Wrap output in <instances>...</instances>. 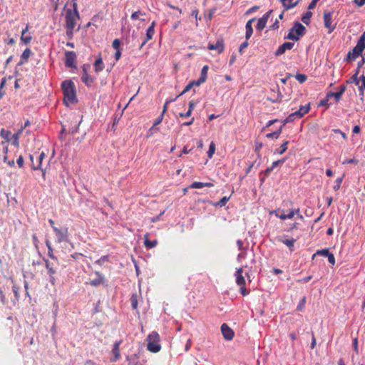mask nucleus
Masks as SVG:
<instances>
[{
    "mask_svg": "<svg viewBox=\"0 0 365 365\" xmlns=\"http://www.w3.org/2000/svg\"><path fill=\"white\" fill-rule=\"evenodd\" d=\"M197 81H190L186 86L185 88H184V90L181 92V93L180 95H178L177 96L179 97L183 94H185V93H187V91H189L194 86H199L200 84V83H197Z\"/></svg>",
    "mask_w": 365,
    "mask_h": 365,
    "instance_id": "29",
    "label": "nucleus"
},
{
    "mask_svg": "<svg viewBox=\"0 0 365 365\" xmlns=\"http://www.w3.org/2000/svg\"><path fill=\"white\" fill-rule=\"evenodd\" d=\"M255 21V19L252 18V19H250L247 22L246 25H245V29H246L245 38H246V40H248L252 36V35L253 29H252V24Z\"/></svg>",
    "mask_w": 365,
    "mask_h": 365,
    "instance_id": "22",
    "label": "nucleus"
},
{
    "mask_svg": "<svg viewBox=\"0 0 365 365\" xmlns=\"http://www.w3.org/2000/svg\"><path fill=\"white\" fill-rule=\"evenodd\" d=\"M103 283V279H93V280H91L89 284L93 286V287H97L98 285H100L101 284Z\"/></svg>",
    "mask_w": 365,
    "mask_h": 365,
    "instance_id": "49",
    "label": "nucleus"
},
{
    "mask_svg": "<svg viewBox=\"0 0 365 365\" xmlns=\"http://www.w3.org/2000/svg\"><path fill=\"white\" fill-rule=\"evenodd\" d=\"M53 232H55V235L59 243L68 241V229L67 227H64L62 229L53 227Z\"/></svg>",
    "mask_w": 365,
    "mask_h": 365,
    "instance_id": "9",
    "label": "nucleus"
},
{
    "mask_svg": "<svg viewBox=\"0 0 365 365\" xmlns=\"http://www.w3.org/2000/svg\"><path fill=\"white\" fill-rule=\"evenodd\" d=\"M295 78L300 83H303L304 82L306 81V80L307 79V76L305 75V74H302V73H297L296 76H295Z\"/></svg>",
    "mask_w": 365,
    "mask_h": 365,
    "instance_id": "40",
    "label": "nucleus"
},
{
    "mask_svg": "<svg viewBox=\"0 0 365 365\" xmlns=\"http://www.w3.org/2000/svg\"><path fill=\"white\" fill-rule=\"evenodd\" d=\"M208 70H209V66L207 65H205L202 67V68L201 70L200 76L198 78V80L197 81V83H200L201 85L202 83H203L206 81Z\"/></svg>",
    "mask_w": 365,
    "mask_h": 365,
    "instance_id": "20",
    "label": "nucleus"
},
{
    "mask_svg": "<svg viewBox=\"0 0 365 365\" xmlns=\"http://www.w3.org/2000/svg\"><path fill=\"white\" fill-rule=\"evenodd\" d=\"M215 143L213 142H212L210 144L209 150L207 151L208 158H211L212 157L213 154L215 153Z\"/></svg>",
    "mask_w": 365,
    "mask_h": 365,
    "instance_id": "39",
    "label": "nucleus"
},
{
    "mask_svg": "<svg viewBox=\"0 0 365 365\" xmlns=\"http://www.w3.org/2000/svg\"><path fill=\"white\" fill-rule=\"evenodd\" d=\"M61 88L64 96L63 101L66 106L77 103L76 86L71 80L63 81Z\"/></svg>",
    "mask_w": 365,
    "mask_h": 365,
    "instance_id": "1",
    "label": "nucleus"
},
{
    "mask_svg": "<svg viewBox=\"0 0 365 365\" xmlns=\"http://www.w3.org/2000/svg\"><path fill=\"white\" fill-rule=\"evenodd\" d=\"M323 19L325 28L328 29V33L331 34L335 29V25L332 24V13L325 11Z\"/></svg>",
    "mask_w": 365,
    "mask_h": 365,
    "instance_id": "10",
    "label": "nucleus"
},
{
    "mask_svg": "<svg viewBox=\"0 0 365 365\" xmlns=\"http://www.w3.org/2000/svg\"><path fill=\"white\" fill-rule=\"evenodd\" d=\"M330 254V252L329 250V249H323V250H318L316 254H314L313 255V257L316 255H321V256H324V257H328V255Z\"/></svg>",
    "mask_w": 365,
    "mask_h": 365,
    "instance_id": "41",
    "label": "nucleus"
},
{
    "mask_svg": "<svg viewBox=\"0 0 365 365\" xmlns=\"http://www.w3.org/2000/svg\"><path fill=\"white\" fill-rule=\"evenodd\" d=\"M352 81L356 83V85L359 86L360 83V78H358L357 73H354L351 77Z\"/></svg>",
    "mask_w": 365,
    "mask_h": 365,
    "instance_id": "61",
    "label": "nucleus"
},
{
    "mask_svg": "<svg viewBox=\"0 0 365 365\" xmlns=\"http://www.w3.org/2000/svg\"><path fill=\"white\" fill-rule=\"evenodd\" d=\"M360 82L361 85H359V91L361 96H364V93L365 91V76L362 75L360 76Z\"/></svg>",
    "mask_w": 365,
    "mask_h": 365,
    "instance_id": "33",
    "label": "nucleus"
},
{
    "mask_svg": "<svg viewBox=\"0 0 365 365\" xmlns=\"http://www.w3.org/2000/svg\"><path fill=\"white\" fill-rule=\"evenodd\" d=\"M221 331L223 335V337L226 340H231L233 339L234 331L227 324L224 323L222 324Z\"/></svg>",
    "mask_w": 365,
    "mask_h": 365,
    "instance_id": "16",
    "label": "nucleus"
},
{
    "mask_svg": "<svg viewBox=\"0 0 365 365\" xmlns=\"http://www.w3.org/2000/svg\"><path fill=\"white\" fill-rule=\"evenodd\" d=\"M365 48V31L361 34L357 41L356 45L353 49L348 52L344 61L346 62L354 61L358 57L361 56L363 51Z\"/></svg>",
    "mask_w": 365,
    "mask_h": 365,
    "instance_id": "2",
    "label": "nucleus"
},
{
    "mask_svg": "<svg viewBox=\"0 0 365 365\" xmlns=\"http://www.w3.org/2000/svg\"><path fill=\"white\" fill-rule=\"evenodd\" d=\"M243 267H240L237 269L235 273V277L236 278V284L240 287V292L242 296H247L249 294L250 291L246 289L245 284V279L243 274Z\"/></svg>",
    "mask_w": 365,
    "mask_h": 365,
    "instance_id": "6",
    "label": "nucleus"
},
{
    "mask_svg": "<svg viewBox=\"0 0 365 365\" xmlns=\"http://www.w3.org/2000/svg\"><path fill=\"white\" fill-rule=\"evenodd\" d=\"M353 347H354V350L355 353L356 354H358L359 349H358V339L357 338H354L353 339Z\"/></svg>",
    "mask_w": 365,
    "mask_h": 365,
    "instance_id": "56",
    "label": "nucleus"
},
{
    "mask_svg": "<svg viewBox=\"0 0 365 365\" xmlns=\"http://www.w3.org/2000/svg\"><path fill=\"white\" fill-rule=\"evenodd\" d=\"M305 31V26L297 21L294 24L293 27L289 29L287 36L284 38L297 41L304 35Z\"/></svg>",
    "mask_w": 365,
    "mask_h": 365,
    "instance_id": "4",
    "label": "nucleus"
},
{
    "mask_svg": "<svg viewBox=\"0 0 365 365\" xmlns=\"http://www.w3.org/2000/svg\"><path fill=\"white\" fill-rule=\"evenodd\" d=\"M177 97L175 98H170V99H168L165 101L164 106H163V111L161 113H163V115H165V113L167 112L168 110V105L173 102V101H175L176 100Z\"/></svg>",
    "mask_w": 365,
    "mask_h": 365,
    "instance_id": "43",
    "label": "nucleus"
},
{
    "mask_svg": "<svg viewBox=\"0 0 365 365\" xmlns=\"http://www.w3.org/2000/svg\"><path fill=\"white\" fill-rule=\"evenodd\" d=\"M29 31V25L27 24L26 28L22 31L21 36V41L26 45L29 44L31 41L32 37L31 35H26Z\"/></svg>",
    "mask_w": 365,
    "mask_h": 365,
    "instance_id": "21",
    "label": "nucleus"
},
{
    "mask_svg": "<svg viewBox=\"0 0 365 365\" xmlns=\"http://www.w3.org/2000/svg\"><path fill=\"white\" fill-rule=\"evenodd\" d=\"M155 22L153 21L150 24V26L146 30V38L142 42V43L140 46V49H142L143 47L145 46V44L153 38V36L155 34Z\"/></svg>",
    "mask_w": 365,
    "mask_h": 365,
    "instance_id": "15",
    "label": "nucleus"
},
{
    "mask_svg": "<svg viewBox=\"0 0 365 365\" xmlns=\"http://www.w3.org/2000/svg\"><path fill=\"white\" fill-rule=\"evenodd\" d=\"M207 48L210 51L217 50L218 53H222L225 50V42L222 38H219L215 43H209Z\"/></svg>",
    "mask_w": 365,
    "mask_h": 365,
    "instance_id": "11",
    "label": "nucleus"
},
{
    "mask_svg": "<svg viewBox=\"0 0 365 365\" xmlns=\"http://www.w3.org/2000/svg\"><path fill=\"white\" fill-rule=\"evenodd\" d=\"M122 341L119 340L114 343L111 353L113 354V356L110 359V361L111 362H115L118 361L120 358V345L121 344Z\"/></svg>",
    "mask_w": 365,
    "mask_h": 365,
    "instance_id": "13",
    "label": "nucleus"
},
{
    "mask_svg": "<svg viewBox=\"0 0 365 365\" xmlns=\"http://www.w3.org/2000/svg\"><path fill=\"white\" fill-rule=\"evenodd\" d=\"M316 344H317V341H316V339H315V336H314V332L312 331V343H311V349H314L316 346Z\"/></svg>",
    "mask_w": 365,
    "mask_h": 365,
    "instance_id": "60",
    "label": "nucleus"
},
{
    "mask_svg": "<svg viewBox=\"0 0 365 365\" xmlns=\"http://www.w3.org/2000/svg\"><path fill=\"white\" fill-rule=\"evenodd\" d=\"M79 18L78 12H71V9H68L66 13V29H74L76 26V21Z\"/></svg>",
    "mask_w": 365,
    "mask_h": 365,
    "instance_id": "8",
    "label": "nucleus"
},
{
    "mask_svg": "<svg viewBox=\"0 0 365 365\" xmlns=\"http://www.w3.org/2000/svg\"><path fill=\"white\" fill-rule=\"evenodd\" d=\"M275 216L281 219L282 220H287V214L284 213L283 210L281 212L280 210L274 211Z\"/></svg>",
    "mask_w": 365,
    "mask_h": 365,
    "instance_id": "38",
    "label": "nucleus"
},
{
    "mask_svg": "<svg viewBox=\"0 0 365 365\" xmlns=\"http://www.w3.org/2000/svg\"><path fill=\"white\" fill-rule=\"evenodd\" d=\"M45 153L41 152V153H35L34 154H31L29 155V159L31 160V168L33 170H41L43 172V177H45V172L42 168V162L45 158Z\"/></svg>",
    "mask_w": 365,
    "mask_h": 365,
    "instance_id": "5",
    "label": "nucleus"
},
{
    "mask_svg": "<svg viewBox=\"0 0 365 365\" xmlns=\"http://www.w3.org/2000/svg\"><path fill=\"white\" fill-rule=\"evenodd\" d=\"M112 46L115 50L120 49V40L118 38L114 39L113 41V43H112Z\"/></svg>",
    "mask_w": 365,
    "mask_h": 365,
    "instance_id": "48",
    "label": "nucleus"
},
{
    "mask_svg": "<svg viewBox=\"0 0 365 365\" xmlns=\"http://www.w3.org/2000/svg\"><path fill=\"white\" fill-rule=\"evenodd\" d=\"M330 97H328V94L327 95V97L322 100L320 101L319 102V106H328V102H329V98Z\"/></svg>",
    "mask_w": 365,
    "mask_h": 365,
    "instance_id": "58",
    "label": "nucleus"
},
{
    "mask_svg": "<svg viewBox=\"0 0 365 365\" xmlns=\"http://www.w3.org/2000/svg\"><path fill=\"white\" fill-rule=\"evenodd\" d=\"M272 12V10H269L267 12H266L262 17L259 18L257 21L256 29L258 31H262L264 29L266 26V24L267 23V21Z\"/></svg>",
    "mask_w": 365,
    "mask_h": 365,
    "instance_id": "14",
    "label": "nucleus"
},
{
    "mask_svg": "<svg viewBox=\"0 0 365 365\" xmlns=\"http://www.w3.org/2000/svg\"><path fill=\"white\" fill-rule=\"evenodd\" d=\"M280 1L284 7V10L287 11L295 7L299 4L300 0H297L294 3L292 2V0H280Z\"/></svg>",
    "mask_w": 365,
    "mask_h": 365,
    "instance_id": "24",
    "label": "nucleus"
},
{
    "mask_svg": "<svg viewBox=\"0 0 365 365\" xmlns=\"http://www.w3.org/2000/svg\"><path fill=\"white\" fill-rule=\"evenodd\" d=\"M343 181V177L341 178H338L336 181H335V185H334L333 187V189L335 190V191H337L338 190L340 189V187H341V184Z\"/></svg>",
    "mask_w": 365,
    "mask_h": 365,
    "instance_id": "44",
    "label": "nucleus"
},
{
    "mask_svg": "<svg viewBox=\"0 0 365 365\" xmlns=\"http://www.w3.org/2000/svg\"><path fill=\"white\" fill-rule=\"evenodd\" d=\"M305 302H306V298L303 297L297 306V309L299 311H302L303 309Z\"/></svg>",
    "mask_w": 365,
    "mask_h": 365,
    "instance_id": "53",
    "label": "nucleus"
},
{
    "mask_svg": "<svg viewBox=\"0 0 365 365\" xmlns=\"http://www.w3.org/2000/svg\"><path fill=\"white\" fill-rule=\"evenodd\" d=\"M230 200V197H222L217 203H216V205L217 206H220V207H223L226 205V203L228 202V200Z\"/></svg>",
    "mask_w": 365,
    "mask_h": 365,
    "instance_id": "42",
    "label": "nucleus"
},
{
    "mask_svg": "<svg viewBox=\"0 0 365 365\" xmlns=\"http://www.w3.org/2000/svg\"><path fill=\"white\" fill-rule=\"evenodd\" d=\"M16 163L19 168H23L24 165V160L22 155H19L16 160Z\"/></svg>",
    "mask_w": 365,
    "mask_h": 365,
    "instance_id": "50",
    "label": "nucleus"
},
{
    "mask_svg": "<svg viewBox=\"0 0 365 365\" xmlns=\"http://www.w3.org/2000/svg\"><path fill=\"white\" fill-rule=\"evenodd\" d=\"M299 214V209L291 210L288 214H287V219H292L295 215Z\"/></svg>",
    "mask_w": 365,
    "mask_h": 365,
    "instance_id": "45",
    "label": "nucleus"
},
{
    "mask_svg": "<svg viewBox=\"0 0 365 365\" xmlns=\"http://www.w3.org/2000/svg\"><path fill=\"white\" fill-rule=\"evenodd\" d=\"M93 66L96 72H100L103 70L104 63L103 62L101 57H99L96 60Z\"/></svg>",
    "mask_w": 365,
    "mask_h": 365,
    "instance_id": "27",
    "label": "nucleus"
},
{
    "mask_svg": "<svg viewBox=\"0 0 365 365\" xmlns=\"http://www.w3.org/2000/svg\"><path fill=\"white\" fill-rule=\"evenodd\" d=\"M163 118H164V115H163V113H161V114L160 115V116H158V117L155 119V122H154V123H153V126H156V125H158L160 124V123H162L163 120Z\"/></svg>",
    "mask_w": 365,
    "mask_h": 365,
    "instance_id": "51",
    "label": "nucleus"
},
{
    "mask_svg": "<svg viewBox=\"0 0 365 365\" xmlns=\"http://www.w3.org/2000/svg\"><path fill=\"white\" fill-rule=\"evenodd\" d=\"M45 262V267L47 269V273L49 275V282L52 285H55L56 279L55 275L57 274V266L56 262H50L48 259H43Z\"/></svg>",
    "mask_w": 365,
    "mask_h": 365,
    "instance_id": "7",
    "label": "nucleus"
},
{
    "mask_svg": "<svg viewBox=\"0 0 365 365\" xmlns=\"http://www.w3.org/2000/svg\"><path fill=\"white\" fill-rule=\"evenodd\" d=\"M81 81L88 87H91L94 81V78L88 73L86 66H83V75L81 76Z\"/></svg>",
    "mask_w": 365,
    "mask_h": 365,
    "instance_id": "17",
    "label": "nucleus"
},
{
    "mask_svg": "<svg viewBox=\"0 0 365 365\" xmlns=\"http://www.w3.org/2000/svg\"><path fill=\"white\" fill-rule=\"evenodd\" d=\"M46 247H48V255L52 259H53L56 263H58V260L57 257L53 255V248L51 246L50 242L49 241H46Z\"/></svg>",
    "mask_w": 365,
    "mask_h": 365,
    "instance_id": "30",
    "label": "nucleus"
},
{
    "mask_svg": "<svg viewBox=\"0 0 365 365\" xmlns=\"http://www.w3.org/2000/svg\"><path fill=\"white\" fill-rule=\"evenodd\" d=\"M130 303L133 309H138V294L136 293L133 294L130 297Z\"/></svg>",
    "mask_w": 365,
    "mask_h": 365,
    "instance_id": "34",
    "label": "nucleus"
},
{
    "mask_svg": "<svg viewBox=\"0 0 365 365\" xmlns=\"http://www.w3.org/2000/svg\"><path fill=\"white\" fill-rule=\"evenodd\" d=\"M312 16V13L311 11H307L305 14L302 17V21L305 24L309 25Z\"/></svg>",
    "mask_w": 365,
    "mask_h": 365,
    "instance_id": "35",
    "label": "nucleus"
},
{
    "mask_svg": "<svg viewBox=\"0 0 365 365\" xmlns=\"http://www.w3.org/2000/svg\"><path fill=\"white\" fill-rule=\"evenodd\" d=\"M327 258H328L329 262L331 264H332V265L335 264V257L331 252H330V254L328 255Z\"/></svg>",
    "mask_w": 365,
    "mask_h": 365,
    "instance_id": "57",
    "label": "nucleus"
},
{
    "mask_svg": "<svg viewBox=\"0 0 365 365\" xmlns=\"http://www.w3.org/2000/svg\"><path fill=\"white\" fill-rule=\"evenodd\" d=\"M148 237H149V233L145 234V235H144V245L148 249H152V248L155 247L157 245L158 241L157 240H153V241L149 240Z\"/></svg>",
    "mask_w": 365,
    "mask_h": 365,
    "instance_id": "25",
    "label": "nucleus"
},
{
    "mask_svg": "<svg viewBox=\"0 0 365 365\" xmlns=\"http://www.w3.org/2000/svg\"><path fill=\"white\" fill-rule=\"evenodd\" d=\"M346 90V86L342 85L340 86L339 91L338 92H329L328 93V97H334L336 102H339L341 98V96L344 93Z\"/></svg>",
    "mask_w": 365,
    "mask_h": 365,
    "instance_id": "19",
    "label": "nucleus"
},
{
    "mask_svg": "<svg viewBox=\"0 0 365 365\" xmlns=\"http://www.w3.org/2000/svg\"><path fill=\"white\" fill-rule=\"evenodd\" d=\"M76 54L74 51H66L65 53V66L68 68H76Z\"/></svg>",
    "mask_w": 365,
    "mask_h": 365,
    "instance_id": "12",
    "label": "nucleus"
},
{
    "mask_svg": "<svg viewBox=\"0 0 365 365\" xmlns=\"http://www.w3.org/2000/svg\"><path fill=\"white\" fill-rule=\"evenodd\" d=\"M249 43H248V41L247 40L244 41L242 43H241V45L240 46V48H239V52L240 53H242L243 52V50L247 48L248 46Z\"/></svg>",
    "mask_w": 365,
    "mask_h": 365,
    "instance_id": "54",
    "label": "nucleus"
},
{
    "mask_svg": "<svg viewBox=\"0 0 365 365\" xmlns=\"http://www.w3.org/2000/svg\"><path fill=\"white\" fill-rule=\"evenodd\" d=\"M289 143V141H285L284 143H282L280 146V150L277 151V153L279 154H283L287 150V145Z\"/></svg>",
    "mask_w": 365,
    "mask_h": 365,
    "instance_id": "47",
    "label": "nucleus"
},
{
    "mask_svg": "<svg viewBox=\"0 0 365 365\" xmlns=\"http://www.w3.org/2000/svg\"><path fill=\"white\" fill-rule=\"evenodd\" d=\"M279 242H282L284 245H285L289 250L290 252L294 251V243L297 241L296 239L292 238V239H282L280 238L279 240Z\"/></svg>",
    "mask_w": 365,
    "mask_h": 365,
    "instance_id": "23",
    "label": "nucleus"
},
{
    "mask_svg": "<svg viewBox=\"0 0 365 365\" xmlns=\"http://www.w3.org/2000/svg\"><path fill=\"white\" fill-rule=\"evenodd\" d=\"M31 49L29 48H26L21 56V59H20V61L19 62V65H22L24 63H26L28 61L29 58L31 56Z\"/></svg>",
    "mask_w": 365,
    "mask_h": 365,
    "instance_id": "26",
    "label": "nucleus"
},
{
    "mask_svg": "<svg viewBox=\"0 0 365 365\" xmlns=\"http://www.w3.org/2000/svg\"><path fill=\"white\" fill-rule=\"evenodd\" d=\"M294 46V43L292 42H285L282 43L275 51V56H278L282 55L287 50H291Z\"/></svg>",
    "mask_w": 365,
    "mask_h": 365,
    "instance_id": "18",
    "label": "nucleus"
},
{
    "mask_svg": "<svg viewBox=\"0 0 365 365\" xmlns=\"http://www.w3.org/2000/svg\"><path fill=\"white\" fill-rule=\"evenodd\" d=\"M277 133H276V132L269 133L266 135V137L267 138H271V139H273V138L277 139L279 138V136L277 135Z\"/></svg>",
    "mask_w": 365,
    "mask_h": 365,
    "instance_id": "59",
    "label": "nucleus"
},
{
    "mask_svg": "<svg viewBox=\"0 0 365 365\" xmlns=\"http://www.w3.org/2000/svg\"><path fill=\"white\" fill-rule=\"evenodd\" d=\"M11 282L13 283L12 290L14 294L15 298L17 300H19V287L14 284V282L13 279H11Z\"/></svg>",
    "mask_w": 365,
    "mask_h": 365,
    "instance_id": "37",
    "label": "nucleus"
},
{
    "mask_svg": "<svg viewBox=\"0 0 365 365\" xmlns=\"http://www.w3.org/2000/svg\"><path fill=\"white\" fill-rule=\"evenodd\" d=\"M283 96L279 93L277 98L276 99L274 98H268L272 103H281L282 101Z\"/></svg>",
    "mask_w": 365,
    "mask_h": 365,
    "instance_id": "52",
    "label": "nucleus"
},
{
    "mask_svg": "<svg viewBox=\"0 0 365 365\" xmlns=\"http://www.w3.org/2000/svg\"><path fill=\"white\" fill-rule=\"evenodd\" d=\"M354 3L356 4L357 6L361 7L365 4V0H354Z\"/></svg>",
    "mask_w": 365,
    "mask_h": 365,
    "instance_id": "64",
    "label": "nucleus"
},
{
    "mask_svg": "<svg viewBox=\"0 0 365 365\" xmlns=\"http://www.w3.org/2000/svg\"><path fill=\"white\" fill-rule=\"evenodd\" d=\"M147 349L153 353H157L161 349L160 335L155 331H152L147 337Z\"/></svg>",
    "mask_w": 365,
    "mask_h": 365,
    "instance_id": "3",
    "label": "nucleus"
},
{
    "mask_svg": "<svg viewBox=\"0 0 365 365\" xmlns=\"http://www.w3.org/2000/svg\"><path fill=\"white\" fill-rule=\"evenodd\" d=\"M284 162H285V159L278 160L273 162L271 166L273 168H274L277 167L278 165L283 164Z\"/></svg>",
    "mask_w": 365,
    "mask_h": 365,
    "instance_id": "55",
    "label": "nucleus"
},
{
    "mask_svg": "<svg viewBox=\"0 0 365 365\" xmlns=\"http://www.w3.org/2000/svg\"><path fill=\"white\" fill-rule=\"evenodd\" d=\"M273 170H274V168H273L272 166H270V167H268V168H267L266 170H264L263 172H262L260 174H262V173H263V174H264V177H263V178H262L260 179V180H261L262 182H264V180H265V178H267V177L269 175V174L271 173V172H272Z\"/></svg>",
    "mask_w": 365,
    "mask_h": 365,
    "instance_id": "36",
    "label": "nucleus"
},
{
    "mask_svg": "<svg viewBox=\"0 0 365 365\" xmlns=\"http://www.w3.org/2000/svg\"><path fill=\"white\" fill-rule=\"evenodd\" d=\"M198 14H199V11L197 9H195L192 10V11H191V16H192L195 17L196 19V20H197V19L200 20L201 18L200 17V18L197 17Z\"/></svg>",
    "mask_w": 365,
    "mask_h": 365,
    "instance_id": "62",
    "label": "nucleus"
},
{
    "mask_svg": "<svg viewBox=\"0 0 365 365\" xmlns=\"http://www.w3.org/2000/svg\"><path fill=\"white\" fill-rule=\"evenodd\" d=\"M310 110L309 104L307 106H301L299 109L297 110L298 114V118H302L306 113H307Z\"/></svg>",
    "mask_w": 365,
    "mask_h": 365,
    "instance_id": "28",
    "label": "nucleus"
},
{
    "mask_svg": "<svg viewBox=\"0 0 365 365\" xmlns=\"http://www.w3.org/2000/svg\"><path fill=\"white\" fill-rule=\"evenodd\" d=\"M141 14V12L140 10L137 11H135L133 12L132 14H131V19L133 20H136L139 15Z\"/></svg>",
    "mask_w": 365,
    "mask_h": 365,
    "instance_id": "63",
    "label": "nucleus"
},
{
    "mask_svg": "<svg viewBox=\"0 0 365 365\" xmlns=\"http://www.w3.org/2000/svg\"><path fill=\"white\" fill-rule=\"evenodd\" d=\"M11 135V133L8 130H6L4 128H2L1 130H0V135L4 138L6 140V142H9L10 140V136Z\"/></svg>",
    "mask_w": 365,
    "mask_h": 365,
    "instance_id": "32",
    "label": "nucleus"
},
{
    "mask_svg": "<svg viewBox=\"0 0 365 365\" xmlns=\"http://www.w3.org/2000/svg\"><path fill=\"white\" fill-rule=\"evenodd\" d=\"M295 118H298V114L297 113V111L294 112V113H292L291 114H289L283 121V125H284L285 124L288 123H290V122H292L293 120H294Z\"/></svg>",
    "mask_w": 365,
    "mask_h": 365,
    "instance_id": "31",
    "label": "nucleus"
},
{
    "mask_svg": "<svg viewBox=\"0 0 365 365\" xmlns=\"http://www.w3.org/2000/svg\"><path fill=\"white\" fill-rule=\"evenodd\" d=\"M191 188H195V189H201L204 187V182H194L190 185Z\"/></svg>",
    "mask_w": 365,
    "mask_h": 365,
    "instance_id": "46",
    "label": "nucleus"
}]
</instances>
